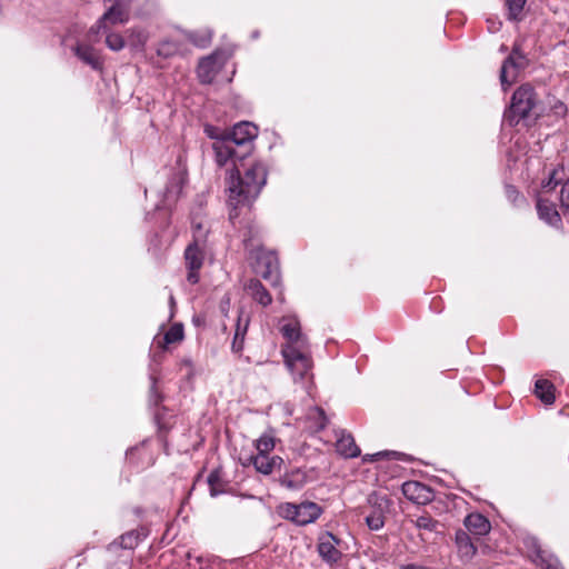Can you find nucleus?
Segmentation results:
<instances>
[{"label": "nucleus", "instance_id": "1", "mask_svg": "<svg viewBox=\"0 0 569 569\" xmlns=\"http://www.w3.org/2000/svg\"><path fill=\"white\" fill-rule=\"evenodd\" d=\"M267 167L261 161H252L249 164L236 166V176L231 173L229 182V217L231 220L238 218V208L250 206L260 194L267 182Z\"/></svg>", "mask_w": 569, "mask_h": 569}, {"label": "nucleus", "instance_id": "2", "mask_svg": "<svg viewBox=\"0 0 569 569\" xmlns=\"http://www.w3.org/2000/svg\"><path fill=\"white\" fill-rule=\"evenodd\" d=\"M286 342L281 346V355L295 381L312 376L313 367L310 346L307 337L302 335L300 322H287L281 328Z\"/></svg>", "mask_w": 569, "mask_h": 569}, {"label": "nucleus", "instance_id": "3", "mask_svg": "<svg viewBox=\"0 0 569 569\" xmlns=\"http://www.w3.org/2000/svg\"><path fill=\"white\" fill-rule=\"evenodd\" d=\"M537 101V94L530 84L519 87L512 94L509 110L505 112V120L510 126H517L530 114Z\"/></svg>", "mask_w": 569, "mask_h": 569}, {"label": "nucleus", "instance_id": "4", "mask_svg": "<svg viewBox=\"0 0 569 569\" xmlns=\"http://www.w3.org/2000/svg\"><path fill=\"white\" fill-rule=\"evenodd\" d=\"M283 518L299 526L316 521L322 513V508L316 502L305 501L299 505L287 502L280 507Z\"/></svg>", "mask_w": 569, "mask_h": 569}, {"label": "nucleus", "instance_id": "5", "mask_svg": "<svg viewBox=\"0 0 569 569\" xmlns=\"http://www.w3.org/2000/svg\"><path fill=\"white\" fill-rule=\"evenodd\" d=\"M528 63V58L516 43L500 70V81L505 90L516 81L518 72L527 68Z\"/></svg>", "mask_w": 569, "mask_h": 569}, {"label": "nucleus", "instance_id": "6", "mask_svg": "<svg viewBox=\"0 0 569 569\" xmlns=\"http://www.w3.org/2000/svg\"><path fill=\"white\" fill-rule=\"evenodd\" d=\"M254 272L269 281L271 286H278L280 282L278 257L272 251L259 250L256 254L253 264Z\"/></svg>", "mask_w": 569, "mask_h": 569}, {"label": "nucleus", "instance_id": "7", "mask_svg": "<svg viewBox=\"0 0 569 569\" xmlns=\"http://www.w3.org/2000/svg\"><path fill=\"white\" fill-rule=\"evenodd\" d=\"M258 136V128L251 122H239L233 126L231 132L224 136L236 148H240L244 158L252 150V140Z\"/></svg>", "mask_w": 569, "mask_h": 569}, {"label": "nucleus", "instance_id": "8", "mask_svg": "<svg viewBox=\"0 0 569 569\" xmlns=\"http://www.w3.org/2000/svg\"><path fill=\"white\" fill-rule=\"evenodd\" d=\"M203 244L200 236L194 234V240L184 250V260L188 269L187 280L191 284L199 281V270L203 264Z\"/></svg>", "mask_w": 569, "mask_h": 569}, {"label": "nucleus", "instance_id": "9", "mask_svg": "<svg viewBox=\"0 0 569 569\" xmlns=\"http://www.w3.org/2000/svg\"><path fill=\"white\" fill-rule=\"evenodd\" d=\"M340 539L329 531L321 533L318 538L317 550L320 558L329 563L336 565L342 558V552L338 549Z\"/></svg>", "mask_w": 569, "mask_h": 569}, {"label": "nucleus", "instance_id": "10", "mask_svg": "<svg viewBox=\"0 0 569 569\" xmlns=\"http://www.w3.org/2000/svg\"><path fill=\"white\" fill-rule=\"evenodd\" d=\"M216 162L219 167L227 164L231 160L237 166V160H244V153H241L237 148L226 138L218 139L212 143Z\"/></svg>", "mask_w": 569, "mask_h": 569}, {"label": "nucleus", "instance_id": "11", "mask_svg": "<svg viewBox=\"0 0 569 569\" xmlns=\"http://www.w3.org/2000/svg\"><path fill=\"white\" fill-rule=\"evenodd\" d=\"M465 529H458L455 533V545L461 561L469 562L477 555L476 541Z\"/></svg>", "mask_w": 569, "mask_h": 569}, {"label": "nucleus", "instance_id": "12", "mask_svg": "<svg viewBox=\"0 0 569 569\" xmlns=\"http://www.w3.org/2000/svg\"><path fill=\"white\" fill-rule=\"evenodd\" d=\"M283 460L279 456H272L264 453L250 455L243 465H252L256 471L262 475H270L276 469H280Z\"/></svg>", "mask_w": 569, "mask_h": 569}, {"label": "nucleus", "instance_id": "13", "mask_svg": "<svg viewBox=\"0 0 569 569\" xmlns=\"http://www.w3.org/2000/svg\"><path fill=\"white\" fill-rule=\"evenodd\" d=\"M465 530L473 537L479 539L488 535L491 530L490 521L481 513L473 512L468 515L463 520Z\"/></svg>", "mask_w": 569, "mask_h": 569}, {"label": "nucleus", "instance_id": "14", "mask_svg": "<svg viewBox=\"0 0 569 569\" xmlns=\"http://www.w3.org/2000/svg\"><path fill=\"white\" fill-rule=\"evenodd\" d=\"M402 493L407 499L423 505L431 499L432 491L418 481H407L402 485Z\"/></svg>", "mask_w": 569, "mask_h": 569}, {"label": "nucleus", "instance_id": "15", "mask_svg": "<svg viewBox=\"0 0 569 569\" xmlns=\"http://www.w3.org/2000/svg\"><path fill=\"white\" fill-rule=\"evenodd\" d=\"M536 208L539 219H541L546 223L553 227H557L561 223V217L552 201L543 198H538Z\"/></svg>", "mask_w": 569, "mask_h": 569}, {"label": "nucleus", "instance_id": "16", "mask_svg": "<svg viewBox=\"0 0 569 569\" xmlns=\"http://www.w3.org/2000/svg\"><path fill=\"white\" fill-rule=\"evenodd\" d=\"M76 56L83 61L86 64L90 66L94 70L102 69V60L98 54L97 50L89 44H77L74 48Z\"/></svg>", "mask_w": 569, "mask_h": 569}, {"label": "nucleus", "instance_id": "17", "mask_svg": "<svg viewBox=\"0 0 569 569\" xmlns=\"http://www.w3.org/2000/svg\"><path fill=\"white\" fill-rule=\"evenodd\" d=\"M217 72V60L213 56L204 57L199 61L197 74L201 83H211Z\"/></svg>", "mask_w": 569, "mask_h": 569}, {"label": "nucleus", "instance_id": "18", "mask_svg": "<svg viewBox=\"0 0 569 569\" xmlns=\"http://www.w3.org/2000/svg\"><path fill=\"white\" fill-rule=\"evenodd\" d=\"M336 449L337 452L345 458H356L360 455V449L350 433L341 432L340 437L337 439Z\"/></svg>", "mask_w": 569, "mask_h": 569}, {"label": "nucleus", "instance_id": "19", "mask_svg": "<svg viewBox=\"0 0 569 569\" xmlns=\"http://www.w3.org/2000/svg\"><path fill=\"white\" fill-rule=\"evenodd\" d=\"M246 290L250 295V297L260 303L261 306L266 307L271 303V296L267 291V289L262 286V283L257 279H251L246 286Z\"/></svg>", "mask_w": 569, "mask_h": 569}, {"label": "nucleus", "instance_id": "20", "mask_svg": "<svg viewBox=\"0 0 569 569\" xmlns=\"http://www.w3.org/2000/svg\"><path fill=\"white\" fill-rule=\"evenodd\" d=\"M183 339V328L181 322L174 325L164 332L163 336L157 335L154 340L160 348H167L171 343L179 342Z\"/></svg>", "mask_w": 569, "mask_h": 569}, {"label": "nucleus", "instance_id": "21", "mask_svg": "<svg viewBox=\"0 0 569 569\" xmlns=\"http://www.w3.org/2000/svg\"><path fill=\"white\" fill-rule=\"evenodd\" d=\"M388 507V500L382 499L378 507L366 517V523L371 530H380L385 526V508Z\"/></svg>", "mask_w": 569, "mask_h": 569}, {"label": "nucleus", "instance_id": "22", "mask_svg": "<svg viewBox=\"0 0 569 569\" xmlns=\"http://www.w3.org/2000/svg\"><path fill=\"white\" fill-rule=\"evenodd\" d=\"M555 387L553 385L546 379H539L535 385V393L536 396L546 405H551L555 402Z\"/></svg>", "mask_w": 569, "mask_h": 569}, {"label": "nucleus", "instance_id": "23", "mask_svg": "<svg viewBox=\"0 0 569 569\" xmlns=\"http://www.w3.org/2000/svg\"><path fill=\"white\" fill-rule=\"evenodd\" d=\"M129 44L137 49L143 50L149 40V32L143 28H131L127 30Z\"/></svg>", "mask_w": 569, "mask_h": 569}, {"label": "nucleus", "instance_id": "24", "mask_svg": "<svg viewBox=\"0 0 569 569\" xmlns=\"http://www.w3.org/2000/svg\"><path fill=\"white\" fill-rule=\"evenodd\" d=\"M186 38L198 48H207L211 43L212 32L209 29L189 31Z\"/></svg>", "mask_w": 569, "mask_h": 569}, {"label": "nucleus", "instance_id": "25", "mask_svg": "<svg viewBox=\"0 0 569 569\" xmlns=\"http://www.w3.org/2000/svg\"><path fill=\"white\" fill-rule=\"evenodd\" d=\"M180 50V43L176 40H162L157 48V54L163 58H170L177 54Z\"/></svg>", "mask_w": 569, "mask_h": 569}, {"label": "nucleus", "instance_id": "26", "mask_svg": "<svg viewBox=\"0 0 569 569\" xmlns=\"http://www.w3.org/2000/svg\"><path fill=\"white\" fill-rule=\"evenodd\" d=\"M257 453L269 455L276 447V438L271 433H263L254 441Z\"/></svg>", "mask_w": 569, "mask_h": 569}, {"label": "nucleus", "instance_id": "27", "mask_svg": "<svg viewBox=\"0 0 569 569\" xmlns=\"http://www.w3.org/2000/svg\"><path fill=\"white\" fill-rule=\"evenodd\" d=\"M208 485H209V489H210V495L212 497L221 495L226 491L224 490L226 483L221 479L219 470H213L210 472V475L208 476Z\"/></svg>", "mask_w": 569, "mask_h": 569}, {"label": "nucleus", "instance_id": "28", "mask_svg": "<svg viewBox=\"0 0 569 569\" xmlns=\"http://www.w3.org/2000/svg\"><path fill=\"white\" fill-rule=\"evenodd\" d=\"M249 322H236L234 337L232 341V350L240 352L243 349V339L248 330Z\"/></svg>", "mask_w": 569, "mask_h": 569}, {"label": "nucleus", "instance_id": "29", "mask_svg": "<svg viewBox=\"0 0 569 569\" xmlns=\"http://www.w3.org/2000/svg\"><path fill=\"white\" fill-rule=\"evenodd\" d=\"M415 526L419 530H426V531H437L438 527L440 526L439 521L433 519L430 515L423 513L413 521Z\"/></svg>", "mask_w": 569, "mask_h": 569}, {"label": "nucleus", "instance_id": "30", "mask_svg": "<svg viewBox=\"0 0 569 569\" xmlns=\"http://www.w3.org/2000/svg\"><path fill=\"white\" fill-rule=\"evenodd\" d=\"M305 482H306V477H305V475L300 473L299 471L293 472L289 476H286L281 481L282 486H284L286 488L291 489V490H298V489L302 488Z\"/></svg>", "mask_w": 569, "mask_h": 569}, {"label": "nucleus", "instance_id": "31", "mask_svg": "<svg viewBox=\"0 0 569 569\" xmlns=\"http://www.w3.org/2000/svg\"><path fill=\"white\" fill-rule=\"evenodd\" d=\"M106 34V44L112 51H120L124 48V39L120 33L116 32H102Z\"/></svg>", "mask_w": 569, "mask_h": 569}, {"label": "nucleus", "instance_id": "32", "mask_svg": "<svg viewBox=\"0 0 569 569\" xmlns=\"http://www.w3.org/2000/svg\"><path fill=\"white\" fill-rule=\"evenodd\" d=\"M527 0H507L508 16L510 20H518Z\"/></svg>", "mask_w": 569, "mask_h": 569}, {"label": "nucleus", "instance_id": "33", "mask_svg": "<svg viewBox=\"0 0 569 569\" xmlns=\"http://www.w3.org/2000/svg\"><path fill=\"white\" fill-rule=\"evenodd\" d=\"M139 536L131 531L121 536V546L126 549H132L138 545Z\"/></svg>", "mask_w": 569, "mask_h": 569}, {"label": "nucleus", "instance_id": "34", "mask_svg": "<svg viewBox=\"0 0 569 569\" xmlns=\"http://www.w3.org/2000/svg\"><path fill=\"white\" fill-rule=\"evenodd\" d=\"M399 453L396 452V451H380V452H377V453H373V455H366L363 457V461L365 462H372V461H378L382 458H389V457H396L398 456Z\"/></svg>", "mask_w": 569, "mask_h": 569}, {"label": "nucleus", "instance_id": "35", "mask_svg": "<svg viewBox=\"0 0 569 569\" xmlns=\"http://www.w3.org/2000/svg\"><path fill=\"white\" fill-rule=\"evenodd\" d=\"M560 204L562 209L569 210V179L560 190Z\"/></svg>", "mask_w": 569, "mask_h": 569}, {"label": "nucleus", "instance_id": "36", "mask_svg": "<svg viewBox=\"0 0 569 569\" xmlns=\"http://www.w3.org/2000/svg\"><path fill=\"white\" fill-rule=\"evenodd\" d=\"M557 170H552L549 174V178L547 181L542 182V188L546 190H553L556 186L559 183L558 180H556Z\"/></svg>", "mask_w": 569, "mask_h": 569}, {"label": "nucleus", "instance_id": "37", "mask_svg": "<svg viewBox=\"0 0 569 569\" xmlns=\"http://www.w3.org/2000/svg\"><path fill=\"white\" fill-rule=\"evenodd\" d=\"M317 415L319 416L318 429H325L327 426V418L325 411L320 408L316 409Z\"/></svg>", "mask_w": 569, "mask_h": 569}, {"label": "nucleus", "instance_id": "38", "mask_svg": "<svg viewBox=\"0 0 569 569\" xmlns=\"http://www.w3.org/2000/svg\"><path fill=\"white\" fill-rule=\"evenodd\" d=\"M541 569H562L558 563L546 561Z\"/></svg>", "mask_w": 569, "mask_h": 569}, {"label": "nucleus", "instance_id": "39", "mask_svg": "<svg viewBox=\"0 0 569 569\" xmlns=\"http://www.w3.org/2000/svg\"><path fill=\"white\" fill-rule=\"evenodd\" d=\"M400 569H427V568H425L422 566L410 563V565H406V566L401 567Z\"/></svg>", "mask_w": 569, "mask_h": 569}, {"label": "nucleus", "instance_id": "40", "mask_svg": "<svg viewBox=\"0 0 569 569\" xmlns=\"http://www.w3.org/2000/svg\"><path fill=\"white\" fill-rule=\"evenodd\" d=\"M533 545H535V548L537 549V555L540 557V549L538 548L536 542H533Z\"/></svg>", "mask_w": 569, "mask_h": 569}, {"label": "nucleus", "instance_id": "41", "mask_svg": "<svg viewBox=\"0 0 569 569\" xmlns=\"http://www.w3.org/2000/svg\"><path fill=\"white\" fill-rule=\"evenodd\" d=\"M151 390H152V392H156V391H154V382H153V383H152V386H151Z\"/></svg>", "mask_w": 569, "mask_h": 569}]
</instances>
